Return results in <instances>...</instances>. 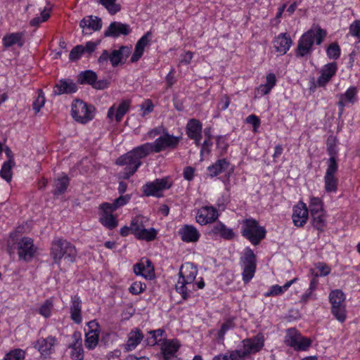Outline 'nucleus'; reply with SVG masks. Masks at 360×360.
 Segmentation results:
<instances>
[{
  "mask_svg": "<svg viewBox=\"0 0 360 360\" xmlns=\"http://www.w3.org/2000/svg\"><path fill=\"white\" fill-rule=\"evenodd\" d=\"M144 49L145 48L139 46L137 44H136L134 52L130 59L131 63L137 62L140 59V58L143 56Z\"/></svg>",
  "mask_w": 360,
  "mask_h": 360,
  "instance_id": "bf43d9fd",
  "label": "nucleus"
},
{
  "mask_svg": "<svg viewBox=\"0 0 360 360\" xmlns=\"http://www.w3.org/2000/svg\"><path fill=\"white\" fill-rule=\"evenodd\" d=\"M230 166V163L226 159L223 158L217 160L214 164L207 167L209 176L214 177L218 174L226 171Z\"/></svg>",
  "mask_w": 360,
  "mask_h": 360,
  "instance_id": "7c9ffc66",
  "label": "nucleus"
},
{
  "mask_svg": "<svg viewBox=\"0 0 360 360\" xmlns=\"http://www.w3.org/2000/svg\"><path fill=\"white\" fill-rule=\"evenodd\" d=\"M53 304L51 300H46L39 308V314L45 318H48L51 314Z\"/></svg>",
  "mask_w": 360,
  "mask_h": 360,
  "instance_id": "49530a36",
  "label": "nucleus"
},
{
  "mask_svg": "<svg viewBox=\"0 0 360 360\" xmlns=\"http://www.w3.org/2000/svg\"><path fill=\"white\" fill-rule=\"evenodd\" d=\"M338 70V64L332 62L325 65L321 70V75L317 79V85L320 87L325 86L335 75Z\"/></svg>",
  "mask_w": 360,
  "mask_h": 360,
  "instance_id": "dca6fc26",
  "label": "nucleus"
},
{
  "mask_svg": "<svg viewBox=\"0 0 360 360\" xmlns=\"http://www.w3.org/2000/svg\"><path fill=\"white\" fill-rule=\"evenodd\" d=\"M89 331L85 334L84 345L89 349H94L98 345L99 337V325L96 321L88 322Z\"/></svg>",
  "mask_w": 360,
  "mask_h": 360,
  "instance_id": "ddd939ff",
  "label": "nucleus"
},
{
  "mask_svg": "<svg viewBox=\"0 0 360 360\" xmlns=\"http://www.w3.org/2000/svg\"><path fill=\"white\" fill-rule=\"evenodd\" d=\"M97 79V75L95 72L92 70H85L79 74L77 82L82 84H88L93 86Z\"/></svg>",
  "mask_w": 360,
  "mask_h": 360,
  "instance_id": "f704fd0d",
  "label": "nucleus"
},
{
  "mask_svg": "<svg viewBox=\"0 0 360 360\" xmlns=\"http://www.w3.org/2000/svg\"><path fill=\"white\" fill-rule=\"evenodd\" d=\"M329 300L332 304L333 314L340 322H344L346 319L344 293L340 290H332L329 295Z\"/></svg>",
  "mask_w": 360,
  "mask_h": 360,
  "instance_id": "1a4fd4ad",
  "label": "nucleus"
},
{
  "mask_svg": "<svg viewBox=\"0 0 360 360\" xmlns=\"http://www.w3.org/2000/svg\"><path fill=\"white\" fill-rule=\"evenodd\" d=\"M316 267L319 270V271H320L319 275L321 276H326L328 275L330 272V267L323 263H321V262L317 263L316 264Z\"/></svg>",
  "mask_w": 360,
  "mask_h": 360,
  "instance_id": "338daca9",
  "label": "nucleus"
},
{
  "mask_svg": "<svg viewBox=\"0 0 360 360\" xmlns=\"http://www.w3.org/2000/svg\"><path fill=\"white\" fill-rule=\"evenodd\" d=\"M326 34V31L319 27H317L316 30L311 28L304 32L298 41L295 51L296 56L304 57L311 54L314 42L317 45H320Z\"/></svg>",
  "mask_w": 360,
  "mask_h": 360,
  "instance_id": "7ed1b4c3",
  "label": "nucleus"
},
{
  "mask_svg": "<svg viewBox=\"0 0 360 360\" xmlns=\"http://www.w3.org/2000/svg\"><path fill=\"white\" fill-rule=\"evenodd\" d=\"M196 221L201 225H205L210 223L209 218L207 216V207H202L196 214Z\"/></svg>",
  "mask_w": 360,
  "mask_h": 360,
  "instance_id": "8fccbe9b",
  "label": "nucleus"
},
{
  "mask_svg": "<svg viewBox=\"0 0 360 360\" xmlns=\"http://www.w3.org/2000/svg\"><path fill=\"white\" fill-rule=\"evenodd\" d=\"M2 41L6 48L11 47L15 44L18 47H22L25 44V32H19L7 34L3 37Z\"/></svg>",
  "mask_w": 360,
  "mask_h": 360,
  "instance_id": "b1692460",
  "label": "nucleus"
},
{
  "mask_svg": "<svg viewBox=\"0 0 360 360\" xmlns=\"http://www.w3.org/2000/svg\"><path fill=\"white\" fill-rule=\"evenodd\" d=\"M144 49L145 48L139 46L137 44H136L134 52L130 59L131 63L137 62L140 59V58L143 56Z\"/></svg>",
  "mask_w": 360,
  "mask_h": 360,
  "instance_id": "052dcab7",
  "label": "nucleus"
},
{
  "mask_svg": "<svg viewBox=\"0 0 360 360\" xmlns=\"http://www.w3.org/2000/svg\"><path fill=\"white\" fill-rule=\"evenodd\" d=\"M25 352L20 349H15L7 353L3 360H24Z\"/></svg>",
  "mask_w": 360,
  "mask_h": 360,
  "instance_id": "c03bdc74",
  "label": "nucleus"
},
{
  "mask_svg": "<svg viewBox=\"0 0 360 360\" xmlns=\"http://www.w3.org/2000/svg\"><path fill=\"white\" fill-rule=\"evenodd\" d=\"M181 239L186 243H195L200 236L199 231L193 225L185 224L178 231Z\"/></svg>",
  "mask_w": 360,
  "mask_h": 360,
  "instance_id": "a211bd4d",
  "label": "nucleus"
},
{
  "mask_svg": "<svg viewBox=\"0 0 360 360\" xmlns=\"http://www.w3.org/2000/svg\"><path fill=\"white\" fill-rule=\"evenodd\" d=\"M56 342L54 337L49 336L46 338H41L37 340V346L38 350L42 356L46 358L53 351V346Z\"/></svg>",
  "mask_w": 360,
  "mask_h": 360,
  "instance_id": "a878e982",
  "label": "nucleus"
},
{
  "mask_svg": "<svg viewBox=\"0 0 360 360\" xmlns=\"http://www.w3.org/2000/svg\"><path fill=\"white\" fill-rule=\"evenodd\" d=\"M39 94L36 100L33 102L32 106L35 113H38L40 109L45 103V97L41 89L38 90Z\"/></svg>",
  "mask_w": 360,
  "mask_h": 360,
  "instance_id": "603ef678",
  "label": "nucleus"
},
{
  "mask_svg": "<svg viewBox=\"0 0 360 360\" xmlns=\"http://www.w3.org/2000/svg\"><path fill=\"white\" fill-rule=\"evenodd\" d=\"M240 264L243 267V281L248 283L253 278L257 267L256 255L249 247L245 249L244 255L240 257Z\"/></svg>",
  "mask_w": 360,
  "mask_h": 360,
  "instance_id": "6e6552de",
  "label": "nucleus"
},
{
  "mask_svg": "<svg viewBox=\"0 0 360 360\" xmlns=\"http://www.w3.org/2000/svg\"><path fill=\"white\" fill-rule=\"evenodd\" d=\"M310 215L312 219L313 226L319 231H323L326 224L325 212H314Z\"/></svg>",
  "mask_w": 360,
  "mask_h": 360,
  "instance_id": "72a5a7b5",
  "label": "nucleus"
},
{
  "mask_svg": "<svg viewBox=\"0 0 360 360\" xmlns=\"http://www.w3.org/2000/svg\"><path fill=\"white\" fill-rule=\"evenodd\" d=\"M51 257L53 259L54 264H59L62 259L69 263H72L75 261L77 250L70 242L59 238L52 242Z\"/></svg>",
  "mask_w": 360,
  "mask_h": 360,
  "instance_id": "20e7f679",
  "label": "nucleus"
},
{
  "mask_svg": "<svg viewBox=\"0 0 360 360\" xmlns=\"http://www.w3.org/2000/svg\"><path fill=\"white\" fill-rule=\"evenodd\" d=\"M228 356L229 360H240L245 356V353L243 349H236L231 351Z\"/></svg>",
  "mask_w": 360,
  "mask_h": 360,
  "instance_id": "0e129e2a",
  "label": "nucleus"
},
{
  "mask_svg": "<svg viewBox=\"0 0 360 360\" xmlns=\"http://www.w3.org/2000/svg\"><path fill=\"white\" fill-rule=\"evenodd\" d=\"M110 60L113 68L117 67L120 64L124 63L118 50H113L110 53L107 50H103L101 55L98 58V63L100 65H104Z\"/></svg>",
  "mask_w": 360,
  "mask_h": 360,
  "instance_id": "aec40b11",
  "label": "nucleus"
},
{
  "mask_svg": "<svg viewBox=\"0 0 360 360\" xmlns=\"http://www.w3.org/2000/svg\"><path fill=\"white\" fill-rule=\"evenodd\" d=\"M74 342L69 345L71 349L70 358L72 360H84V351L82 345L81 333L75 331L72 334Z\"/></svg>",
  "mask_w": 360,
  "mask_h": 360,
  "instance_id": "6ab92c4d",
  "label": "nucleus"
},
{
  "mask_svg": "<svg viewBox=\"0 0 360 360\" xmlns=\"http://www.w3.org/2000/svg\"><path fill=\"white\" fill-rule=\"evenodd\" d=\"M357 94V89L355 86H350L345 94H340L337 95L339 98L338 105L339 107V116H341L344 111L345 103H354L356 101V96Z\"/></svg>",
  "mask_w": 360,
  "mask_h": 360,
  "instance_id": "412c9836",
  "label": "nucleus"
},
{
  "mask_svg": "<svg viewBox=\"0 0 360 360\" xmlns=\"http://www.w3.org/2000/svg\"><path fill=\"white\" fill-rule=\"evenodd\" d=\"M117 0H98L99 4L103 6L110 15H115L121 9L120 4H116Z\"/></svg>",
  "mask_w": 360,
  "mask_h": 360,
  "instance_id": "79ce46f5",
  "label": "nucleus"
},
{
  "mask_svg": "<svg viewBox=\"0 0 360 360\" xmlns=\"http://www.w3.org/2000/svg\"><path fill=\"white\" fill-rule=\"evenodd\" d=\"M100 221L104 226L110 230L117 226L116 218L111 214H102L100 217Z\"/></svg>",
  "mask_w": 360,
  "mask_h": 360,
  "instance_id": "a19ab883",
  "label": "nucleus"
},
{
  "mask_svg": "<svg viewBox=\"0 0 360 360\" xmlns=\"http://www.w3.org/2000/svg\"><path fill=\"white\" fill-rule=\"evenodd\" d=\"M207 209V216L209 218L210 223L214 221L219 217L217 210L212 206H203Z\"/></svg>",
  "mask_w": 360,
  "mask_h": 360,
  "instance_id": "e2e57ef3",
  "label": "nucleus"
},
{
  "mask_svg": "<svg viewBox=\"0 0 360 360\" xmlns=\"http://www.w3.org/2000/svg\"><path fill=\"white\" fill-rule=\"evenodd\" d=\"M172 185L168 176L162 179H156L155 181L148 182L143 186V192L146 196H155L160 198L162 196V191L169 189Z\"/></svg>",
  "mask_w": 360,
  "mask_h": 360,
  "instance_id": "9b49d317",
  "label": "nucleus"
},
{
  "mask_svg": "<svg viewBox=\"0 0 360 360\" xmlns=\"http://www.w3.org/2000/svg\"><path fill=\"white\" fill-rule=\"evenodd\" d=\"M143 335L140 330L131 331L127 341V346L129 349L135 348L143 340Z\"/></svg>",
  "mask_w": 360,
  "mask_h": 360,
  "instance_id": "e433bc0d",
  "label": "nucleus"
},
{
  "mask_svg": "<svg viewBox=\"0 0 360 360\" xmlns=\"http://www.w3.org/2000/svg\"><path fill=\"white\" fill-rule=\"evenodd\" d=\"M198 273L197 268L192 263H186L181 266L180 278L176 284V290L181 295L184 300L191 297L192 290H195L193 281Z\"/></svg>",
  "mask_w": 360,
  "mask_h": 360,
  "instance_id": "f03ea898",
  "label": "nucleus"
},
{
  "mask_svg": "<svg viewBox=\"0 0 360 360\" xmlns=\"http://www.w3.org/2000/svg\"><path fill=\"white\" fill-rule=\"evenodd\" d=\"M186 134L191 139L195 141L197 146H200L202 137V124L196 119L190 120L186 124Z\"/></svg>",
  "mask_w": 360,
  "mask_h": 360,
  "instance_id": "2eb2a0df",
  "label": "nucleus"
},
{
  "mask_svg": "<svg viewBox=\"0 0 360 360\" xmlns=\"http://www.w3.org/2000/svg\"><path fill=\"white\" fill-rule=\"evenodd\" d=\"M127 167L124 171L120 174V178L128 179L138 169L139 163L137 165H125Z\"/></svg>",
  "mask_w": 360,
  "mask_h": 360,
  "instance_id": "de8ad7c7",
  "label": "nucleus"
},
{
  "mask_svg": "<svg viewBox=\"0 0 360 360\" xmlns=\"http://www.w3.org/2000/svg\"><path fill=\"white\" fill-rule=\"evenodd\" d=\"M243 351L245 356L259 352L264 346V340L262 338L258 336L252 339H246L243 341Z\"/></svg>",
  "mask_w": 360,
  "mask_h": 360,
  "instance_id": "393cba45",
  "label": "nucleus"
},
{
  "mask_svg": "<svg viewBox=\"0 0 360 360\" xmlns=\"http://www.w3.org/2000/svg\"><path fill=\"white\" fill-rule=\"evenodd\" d=\"M327 153L330 156L327 162V169L324 176L325 190L328 193L336 192L338 188V179L335 174L338 171V155L337 138L334 136H329L326 141Z\"/></svg>",
  "mask_w": 360,
  "mask_h": 360,
  "instance_id": "f257e3e1",
  "label": "nucleus"
},
{
  "mask_svg": "<svg viewBox=\"0 0 360 360\" xmlns=\"http://www.w3.org/2000/svg\"><path fill=\"white\" fill-rule=\"evenodd\" d=\"M292 45V40L286 33L280 34L274 40V46L276 51L285 54Z\"/></svg>",
  "mask_w": 360,
  "mask_h": 360,
  "instance_id": "cd10ccee",
  "label": "nucleus"
},
{
  "mask_svg": "<svg viewBox=\"0 0 360 360\" xmlns=\"http://www.w3.org/2000/svg\"><path fill=\"white\" fill-rule=\"evenodd\" d=\"M150 152H153V145L151 143H146L139 146L125 155L120 157L116 160L117 165H137L139 167L141 165V159L146 157Z\"/></svg>",
  "mask_w": 360,
  "mask_h": 360,
  "instance_id": "423d86ee",
  "label": "nucleus"
},
{
  "mask_svg": "<svg viewBox=\"0 0 360 360\" xmlns=\"http://www.w3.org/2000/svg\"><path fill=\"white\" fill-rule=\"evenodd\" d=\"M15 165L14 161H6L4 162L0 170V176L7 182L12 179V167Z\"/></svg>",
  "mask_w": 360,
  "mask_h": 360,
  "instance_id": "c9c22d12",
  "label": "nucleus"
},
{
  "mask_svg": "<svg viewBox=\"0 0 360 360\" xmlns=\"http://www.w3.org/2000/svg\"><path fill=\"white\" fill-rule=\"evenodd\" d=\"M72 304L70 306V317L71 319L76 323L79 324L82 322V301L79 297L77 295L71 298Z\"/></svg>",
  "mask_w": 360,
  "mask_h": 360,
  "instance_id": "c85d7f7f",
  "label": "nucleus"
},
{
  "mask_svg": "<svg viewBox=\"0 0 360 360\" xmlns=\"http://www.w3.org/2000/svg\"><path fill=\"white\" fill-rule=\"evenodd\" d=\"M134 272L136 275H140L145 278L147 274V268L143 263H137L134 266Z\"/></svg>",
  "mask_w": 360,
  "mask_h": 360,
  "instance_id": "69168bd1",
  "label": "nucleus"
},
{
  "mask_svg": "<svg viewBox=\"0 0 360 360\" xmlns=\"http://www.w3.org/2000/svg\"><path fill=\"white\" fill-rule=\"evenodd\" d=\"M157 231L153 229H146L143 228L140 232L136 233V238L139 240H144L146 241H151L156 238Z\"/></svg>",
  "mask_w": 360,
  "mask_h": 360,
  "instance_id": "4c0bfd02",
  "label": "nucleus"
},
{
  "mask_svg": "<svg viewBox=\"0 0 360 360\" xmlns=\"http://www.w3.org/2000/svg\"><path fill=\"white\" fill-rule=\"evenodd\" d=\"M146 221L143 216H137L131 221V233L136 236V233L145 227L144 222Z\"/></svg>",
  "mask_w": 360,
  "mask_h": 360,
  "instance_id": "ea45409f",
  "label": "nucleus"
},
{
  "mask_svg": "<svg viewBox=\"0 0 360 360\" xmlns=\"http://www.w3.org/2000/svg\"><path fill=\"white\" fill-rule=\"evenodd\" d=\"M50 17V15L46 12V9L41 11V17H35L30 22L31 26H38L41 22H45Z\"/></svg>",
  "mask_w": 360,
  "mask_h": 360,
  "instance_id": "4d7b16f0",
  "label": "nucleus"
},
{
  "mask_svg": "<svg viewBox=\"0 0 360 360\" xmlns=\"http://www.w3.org/2000/svg\"><path fill=\"white\" fill-rule=\"evenodd\" d=\"M79 26L83 29H89L93 31H98L102 27L101 19L97 16L89 15L84 18L79 22Z\"/></svg>",
  "mask_w": 360,
  "mask_h": 360,
  "instance_id": "c756f323",
  "label": "nucleus"
},
{
  "mask_svg": "<svg viewBox=\"0 0 360 360\" xmlns=\"http://www.w3.org/2000/svg\"><path fill=\"white\" fill-rule=\"evenodd\" d=\"M130 101L125 100L123 101L117 107L116 113L115 115V120L119 122L121 121L124 115L127 113L129 108Z\"/></svg>",
  "mask_w": 360,
  "mask_h": 360,
  "instance_id": "37998d69",
  "label": "nucleus"
},
{
  "mask_svg": "<svg viewBox=\"0 0 360 360\" xmlns=\"http://www.w3.org/2000/svg\"><path fill=\"white\" fill-rule=\"evenodd\" d=\"M308 217L309 211L304 202H300L297 205L294 206L292 218L296 226H303L306 224Z\"/></svg>",
  "mask_w": 360,
  "mask_h": 360,
  "instance_id": "4468645a",
  "label": "nucleus"
},
{
  "mask_svg": "<svg viewBox=\"0 0 360 360\" xmlns=\"http://www.w3.org/2000/svg\"><path fill=\"white\" fill-rule=\"evenodd\" d=\"M241 234L253 245H257L265 238L266 230L259 226L258 221L253 219H245L243 221Z\"/></svg>",
  "mask_w": 360,
  "mask_h": 360,
  "instance_id": "39448f33",
  "label": "nucleus"
},
{
  "mask_svg": "<svg viewBox=\"0 0 360 360\" xmlns=\"http://www.w3.org/2000/svg\"><path fill=\"white\" fill-rule=\"evenodd\" d=\"M53 90L54 95L75 93L77 90V85L70 79H61L56 84Z\"/></svg>",
  "mask_w": 360,
  "mask_h": 360,
  "instance_id": "bb28decb",
  "label": "nucleus"
},
{
  "mask_svg": "<svg viewBox=\"0 0 360 360\" xmlns=\"http://www.w3.org/2000/svg\"><path fill=\"white\" fill-rule=\"evenodd\" d=\"M69 185V178L68 176L65 175L60 178H58L55 181L54 183V190L53 191V194L54 195H60L64 193Z\"/></svg>",
  "mask_w": 360,
  "mask_h": 360,
  "instance_id": "473e14b6",
  "label": "nucleus"
},
{
  "mask_svg": "<svg viewBox=\"0 0 360 360\" xmlns=\"http://www.w3.org/2000/svg\"><path fill=\"white\" fill-rule=\"evenodd\" d=\"M297 278L287 282L283 286L274 285L271 286L269 291L265 293L266 297L274 296L281 294L284 290H286L292 283L297 281Z\"/></svg>",
  "mask_w": 360,
  "mask_h": 360,
  "instance_id": "58836bf2",
  "label": "nucleus"
},
{
  "mask_svg": "<svg viewBox=\"0 0 360 360\" xmlns=\"http://www.w3.org/2000/svg\"><path fill=\"white\" fill-rule=\"evenodd\" d=\"M179 346V342L176 340H165L161 345L162 360H169L177 352Z\"/></svg>",
  "mask_w": 360,
  "mask_h": 360,
  "instance_id": "5701e85b",
  "label": "nucleus"
},
{
  "mask_svg": "<svg viewBox=\"0 0 360 360\" xmlns=\"http://www.w3.org/2000/svg\"><path fill=\"white\" fill-rule=\"evenodd\" d=\"M326 53L329 58L336 60L340 56V48L337 43H332L328 46Z\"/></svg>",
  "mask_w": 360,
  "mask_h": 360,
  "instance_id": "a18cd8bd",
  "label": "nucleus"
},
{
  "mask_svg": "<svg viewBox=\"0 0 360 360\" xmlns=\"http://www.w3.org/2000/svg\"><path fill=\"white\" fill-rule=\"evenodd\" d=\"M302 335L295 328H291L286 330L284 342L288 346L295 349Z\"/></svg>",
  "mask_w": 360,
  "mask_h": 360,
  "instance_id": "2f4dec72",
  "label": "nucleus"
},
{
  "mask_svg": "<svg viewBox=\"0 0 360 360\" xmlns=\"http://www.w3.org/2000/svg\"><path fill=\"white\" fill-rule=\"evenodd\" d=\"M131 195L128 194L125 195H120L114 200V208L117 209L118 207L126 205L129 201Z\"/></svg>",
  "mask_w": 360,
  "mask_h": 360,
  "instance_id": "680f3d73",
  "label": "nucleus"
},
{
  "mask_svg": "<svg viewBox=\"0 0 360 360\" xmlns=\"http://www.w3.org/2000/svg\"><path fill=\"white\" fill-rule=\"evenodd\" d=\"M349 32L352 36L357 37L360 33V20H355L349 27Z\"/></svg>",
  "mask_w": 360,
  "mask_h": 360,
  "instance_id": "774afa93",
  "label": "nucleus"
},
{
  "mask_svg": "<svg viewBox=\"0 0 360 360\" xmlns=\"http://www.w3.org/2000/svg\"><path fill=\"white\" fill-rule=\"evenodd\" d=\"M235 326V324L233 321L231 319H227L226 321L221 325L220 330L218 332V338L219 340H224V335L226 333L231 329L233 328Z\"/></svg>",
  "mask_w": 360,
  "mask_h": 360,
  "instance_id": "864d4df0",
  "label": "nucleus"
},
{
  "mask_svg": "<svg viewBox=\"0 0 360 360\" xmlns=\"http://www.w3.org/2000/svg\"><path fill=\"white\" fill-rule=\"evenodd\" d=\"M310 214H313L314 212H321L324 211L323 209L322 201L319 198H312L310 200L309 204Z\"/></svg>",
  "mask_w": 360,
  "mask_h": 360,
  "instance_id": "3c124183",
  "label": "nucleus"
},
{
  "mask_svg": "<svg viewBox=\"0 0 360 360\" xmlns=\"http://www.w3.org/2000/svg\"><path fill=\"white\" fill-rule=\"evenodd\" d=\"M94 110L93 105H88L82 100L77 99L72 104L71 114L75 121L85 124L94 118Z\"/></svg>",
  "mask_w": 360,
  "mask_h": 360,
  "instance_id": "0eeeda50",
  "label": "nucleus"
},
{
  "mask_svg": "<svg viewBox=\"0 0 360 360\" xmlns=\"http://www.w3.org/2000/svg\"><path fill=\"white\" fill-rule=\"evenodd\" d=\"M164 333V330L162 329H158L155 330H150L149 334L151 335L150 338H146V344L150 346H153L157 344L158 340L157 338L162 336Z\"/></svg>",
  "mask_w": 360,
  "mask_h": 360,
  "instance_id": "5fc2aeb1",
  "label": "nucleus"
},
{
  "mask_svg": "<svg viewBox=\"0 0 360 360\" xmlns=\"http://www.w3.org/2000/svg\"><path fill=\"white\" fill-rule=\"evenodd\" d=\"M146 288V285L141 282H134L129 288V291L133 295H139Z\"/></svg>",
  "mask_w": 360,
  "mask_h": 360,
  "instance_id": "6e6d98bb",
  "label": "nucleus"
},
{
  "mask_svg": "<svg viewBox=\"0 0 360 360\" xmlns=\"http://www.w3.org/2000/svg\"><path fill=\"white\" fill-rule=\"evenodd\" d=\"M210 234L220 236L225 240H232L236 236L233 229L227 228L221 221H218L212 226Z\"/></svg>",
  "mask_w": 360,
  "mask_h": 360,
  "instance_id": "4be33fe9",
  "label": "nucleus"
},
{
  "mask_svg": "<svg viewBox=\"0 0 360 360\" xmlns=\"http://www.w3.org/2000/svg\"><path fill=\"white\" fill-rule=\"evenodd\" d=\"M37 248L30 238L24 237L18 243V254L20 259L30 262L34 256Z\"/></svg>",
  "mask_w": 360,
  "mask_h": 360,
  "instance_id": "f8f14e48",
  "label": "nucleus"
},
{
  "mask_svg": "<svg viewBox=\"0 0 360 360\" xmlns=\"http://www.w3.org/2000/svg\"><path fill=\"white\" fill-rule=\"evenodd\" d=\"M311 344V340L310 339L302 336L301 340H298V343L295 349L298 351H305L310 347Z\"/></svg>",
  "mask_w": 360,
  "mask_h": 360,
  "instance_id": "13d9d810",
  "label": "nucleus"
},
{
  "mask_svg": "<svg viewBox=\"0 0 360 360\" xmlns=\"http://www.w3.org/2000/svg\"><path fill=\"white\" fill-rule=\"evenodd\" d=\"M131 32L129 25L120 22H112L104 32V37L116 38L122 35H128Z\"/></svg>",
  "mask_w": 360,
  "mask_h": 360,
  "instance_id": "f3484780",
  "label": "nucleus"
},
{
  "mask_svg": "<svg viewBox=\"0 0 360 360\" xmlns=\"http://www.w3.org/2000/svg\"><path fill=\"white\" fill-rule=\"evenodd\" d=\"M181 139V136L171 135L166 129L162 128V134L156 139L154 143H151L153 152L160 153L167 148H175Z\"/></svg>",
  "mask_w": 360,
  "mask_h": 360,
  "instance_id": "9d476101",
  "label": "nucleus"
},
{
  "mask_svg": "<svg viewBox=\"0 0 360 360\" xmlns=\"http://www.w3.org/2000/svg\"><path fill=\"white\" fill-rule=\"evenodd\" d=\"M85 52V49L82 45H77L75 46L69 54V58L71 61L79 60L81 56Z\"/></svg>",
  "mask_w": 360,
  "mask_h": 360,
  "instance_id": "09e8293b",
  "label": "nucleus"
}]
</instances>
